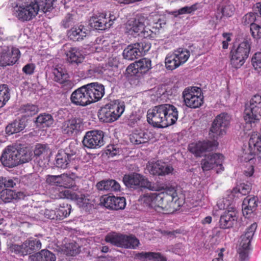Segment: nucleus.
I'll return each instance as SVG.
<instances>
[{
  "label": "nucleus",
  "instance_id": "24",
  "mask_svg": "<svg viewBox=\"0 0 261 261\" xmlns=\"http://www.w3.org/2000/svg\"><path fill=\"white\" fill-rule=\"evenodd\" d=\"M147 168L149 173L154 175H168L173 170L172 167L165 165L159 161L149 163Z\"/></svg>",
  "mask_w": 261,
  "mask_h": 261
},
{
  "label": "nucleus",
  "instance_id": "9",
  "mask_svg": "<svg viewBox=\"0 0 261 261\" xmlns=\"http://www.w3.org/2000/svg\"><path fill=\"white\" fill-rule=\"evenodd\" d=\"M185 105L191 109L200 107L203 103V96L200 88L192 87L186 88L182 92Z\"/></svg>",
  "mask_w": 261,
  "mask_h": 261
},
{
  "label": "nucleus",
  "instance_id": "60",
  "mask_svg": "<svg viewBox=\"0 0 261 261\" xmlns=\"http://www.w3.org/2000/svg\"><path fill=\"white\" fill-rule=\"evenodd\" d=\"M135 46H136L139 49L141 56L143 53L148 51L151 47L150 44L145 41L136 43H135Z\"/></svg>",
  "mask_w": 261,
  "mask_h": 261
},
{
  "label": "nucleus",
  "instance_id": "33",
  "mask_svg": "<svg viewBox=\"0 0 261 261\" xmlns=\"http://www.w3.org/2000/svg\"><path fill=\"white\" fill-rule=\"evenodd\" d=\"M87 29L82 25L78 27L72 28L68 32V38L74 41H79L84 39L87 35Z\"/></svg>",
  "mask_w": 261,
  "mask_h": 261
},
{
  "label": "nucleus",
  "instance_id": "8",
  "mask_svg": "<svg viewBox=\"0 0 261 261\" xmlns=\"http://www.w3.org/2000/svg\"><path fill=\"white\" fill-rule=\"evenodd\" d=\"M190 56V51L183 48H179L172 54H169L165 58V66L168 70H173L187 62Z\"/></svg>",
  "mask_w": 261,
  "mask_h": 261
},
{
  "label": "nucleus",
  "instance_id": "44",
  "mask_svg": "<svg viewBox=\"0 0 261 261\" xmlns=\"http://www.w3.org/2000/svg\"><path fill=\"white\" fill-rule=\"evenodd\" d=\"M36 122L38 125L42 127L50 126L54 123V119L52 116L48 114L39 115L36 118Z\"/></svg>",
  "mask_w": 261,
  "mask_h": 261
},
{
  "label": "nucleus",
  "instance_id": "34",
  "mask_svg": "<svg viewBox=\"0 0 261 261\" xmlns=\"http://www.w3.org/2000/svg\"><path fill=\"white\" fill-rule=\"evenodd\" d=\"M149 135L142 129H135L129 135L130 142L135 144H140L148 142Z\"/></svg>",
  "mask_w": 261,
  "mask_h": 261
},
{
  "label": "nucleus",
  "instance_id": "39",
  "mask_svg": "<svg viewBox=\"0 0 261 261\" xmlns=\"http://www.w3.org/2000/svg\"><path fill=\"white\" fill-rule=\"evenodd\" d=\"M28 254H30L33 252L40 250L41 248L40 241L36 238L30 237L24 242Z\"/></svg>",
  "mask_w": 261,
  "mask_h": 261
},
{
  "label": "nucleus",
  "instance_id": "16",
  "mask_svg": "<svg viewBox=\"0 0 261 261\" xmlns=\"http://www.w3.org/2000/svg\"><path fill=\"white\" fill-rule=\"evenodd\" d=\"M20 51L18 48L7 47L0 53V66L6 67L15 64L20 57Z\"/></svg>",
  "mask_w": 261,
  "mask_h": 261
},
{
  "label": "nucleus",
  "instance_id": "56",
  "mask_svg": "<svg viewBox=\"0 0 261 261\" xmlns=\"http://www.w3.org/2000/svg\"><path fill=\"white\" fill-rule=\"evenodd\" d=\"M106 242L110 243L113 245L120 247V234L113 236L108 234L105 237Z\"/></svg>",
  "mask_w": 261,
  "mask_h": 261
},
{
  "label": "nucleus",
  "instance_id": "32",
  "mask_svg": "<svg viewBox=\"0 0 261 261\" xmlns=\"http://www.w3.org/2000/svg\"><path fill=\"white\" fill-rule=\"evenodd\" d=\"M140 244L139 240L133 234H120V247L136 249Z\"/></svg>",
  "mask_w": 261,
  "mask_h": 261
},
{
  "label": "nucleus",
  "instance_id": "22",
  "mask_svg": "<svg viewBox=\"0 0 261 261\" xmlns=\"http://www.w3.org/2000/svg\"><path fill=\"white\" fill-rule=\"evenodd\" d=\"M69 149L60 150L56 158V164L57 167L66 169L69 163L74 159L75 153H70Z\"/></svg>",
  "mask_w": 261,
  "mask_h": 261
},
{
  "label": "nucleus",
  "instance_id": "17",
  "mask_svg": "<svg viewBox=\"0 0 261 261\" xmlns=\"http://www.w3.org/2000/svg\"><path fill=\"white\" fill-rule=\"evenodd\" d=\"M17 154L18 152L17 148L8 146L3 151L0 160L4 166L9 168L14 167L20 164Z\"/></svg>",
  "mask_w": 261,
  "mask_h": 261
},
{
  "label": "nucleus",
  "instance_id": "46",
  "mask_svg": "<svg viewBox=\"0 0 261 261\" xmlns=\"http://www.w3.org/2000/svg\"><path fill=\"white\" fill-rule=\"evenodd\" d=\"M18 152V160L20 164L27 163L31 160L32 152L27 147H19L17 148Z\"/></svg>",
  "mask_w": 261,
  "mask_h": 261
},
{
  "label": "nucleus",
  "instance_id": "52",
  "mask_svg": "<svg viewBox=\"0 0 261 261\" xmlns=\"http://www.w3.org/2000/svg\"><path fill=\"white\" fill-rule=\"evenodd\" d=\"M252 64L254 69L261 73V52L254 54L251 60Z\"/></svg>",
  "mask_w": 261,
  "mask_h": 261
},
{
  "label": "nucleus",
  "instance_id": "20",
  "mask_svg": "<svg viewBox=\"0 0 261 261\" xmlns=\"http://www.w3.org/2000/svg\"><path fill=\"white\" fill-rule=\"evenodd\" d=\"M101 203L106 208L110 210H123L126 205L125 198L114 196H105L101 199Z\"/></svg>",
  "mask_w": 261,
  "mask_h": 261
},
{
  "label": "nucleus",
  "instance_id": "11",
  "mask_svg": "<svg viewBox=\"0 0 261 261\" xmlns=\"http://www.w3.org/2000/svg\"><path fill=\"white\" fill-rule=\"evenodd\" d=\"M151 68V62L147 58H143L130 64L126 68L125 75L129 79L135 76L140 77Z\"/></svg>",
  "mask_w": 261,
  "mask_h": 261
},
{
  "label": "nucleus",
  "instance_id": "51",
  "mask_svg": "<svg viewBox=\"0 0 261 261\" xmlns=\"http://www.w3.org/2000/svg\"><path fill=\"white\" fill-rule=\"evenodd\" d=\"M249 146L261 152V135L253 134L249 140Z\"/></svg>",
  "mask_w": 261,
  "mask_h": 261
},
{
  "label": "nucleus",
  "instance_id": "41",
  "mask_svg": "<svg viewBox=\"0 0 261 261\" xmlns=\"http://www.w3.org/2000/svg\"><path fill=\"white\" fill-rule=\"evenodd\" d=\"M8 251L12 255H17L19 257L24 256L28 255V252L24 245V242L21 245L11 243L8 245Z\"/></svg>",
  "mask_w": 261,
  "mask_h": 261
},
{
  "label": "nucleus",
  "instance_id": "12",
  "mask_svg": "<svg viewBox=\"0 0 261 261\" xmlns=\"http://www.w3.org/2000/svg\"><path fill=\"white\" fill-rule=\"evenodd\" d=\"M218 145L215 141L203 140L190 143L188 146L189 151L196 158L201 157L207 152L213 151Z\"/></svg>",
  "mask_w": 261,
  "mask_h": 261
},
{
  "label": "nucleus",
  "instance_id": "61",
  "mask_svg": "<svg viewBox=\"0 0 261 261\" xmlns=\"http://www.w3.org/2000/svg\"><path fill=\"white\" fill-rule=\"evenodd\" d=\"M60 175H48L46 182L50 185L59 187Z\"/></svg>",
  "mask_w": 261,
  "mask_h": 261
},
{
  "label": "nucleus",
  "instance_id": "48",
  "mask_svg": "<svg viewBox=\"0 0 261 261\" xmlns=\"http://www.w3.org/2000/svg\"><path fill=\"white\" fill-rule=\"evenodd\" d=\"M251 188L250 185L245 184H241L237 187L233 188L231 191L234 197H239L241 195H246L250 192Z\"/></svg>",
  "mask_w": 261,
  "mask_h": 261
},
{
  "label": "nucleus",
  "instance_id": "5",
  "mask_svg": "<svg viewBox=\"0 0 261 261\" xmlns=\"http://www.w3.org/2000/svg\"><path fill=\"white\" fill-rule=\"evenodd\" d=\"M123 182L126 187L133 189L143 188L155 191L163 189V187L150 181L145 176L135 172L125 174L123 177Z\"/></svg>",
  "mask_w": 261,
  "mask_h": 261
},
{
  "label": "nucleus",
  "instance_id": "58",
  "mask_svg": "<svg viewBox=\"0 0 261 261\" xmlns=\"http://www.w3.org/2000/svg\"><path fill=\"white\" fill-rule=\"evenodd\" d=\"M217 205L220 210H231V208H234L231 206L230 201L226 198H222L219 200Z\"/></svg>",
  "mask_w": 261,
  "mask_h": 261
},
{
  "label": "nucleus",
  "instance_id": "62",
  "mask_svg": "<svg viewBox=\"0 0 261 261\" xmlns=\"http://www.w3.org/2000/svg\"><path fill=\"white\" fill-rule=\"evenodd\" d=\"M35 69V65L33 63L26 64L22 69V72L27 75H32L34 73Z\"/></svg>",
  "mask_w": 261,
  "mask_h": 261
},
{
  "label": "nucleus",
  "instance_id": "3",
  "mask_svg": "<svg viewBox=\"0 0 261 261\" xmlns=\"http://www.w3.org/2000/svg\"><path fill=\"white\" fill-rule=\"evenodd\" d=\"M125 106L123 101H110L101 107L98 113L99 119L103 122L111 123L118 120L124 111Z\"/></svg>",
  "mask_w": 261,
  "mask_h": 261
},
{
  "label": "nucleus",
  "instance_id": "47",
  "mask_svg": "<svg viewBox=\"0 0 261 261\" xmlns=\"http://www.w3.org/2000/svg\"><path fill=\"white\" fill-rule=\"evenodd\" d=\"M10 98V90L6 84L0 85V108L3 107Z\"/></svg>",
  "mask_w": 261,
  "mask_h": 261
},
{
  "label": "nucleus",
  "instance_id": "30",
  "mask_svg": "<svg viewBox=\"0 0 261 261\" xmlns=\"http://www.w3.org/2000/svg\"><path fill=\"white\" fill-rule=\"evenodd\" d=\"M258 198L257 197H247L245 198L242 204V213L245 217H249L256 208Z\"/></svg>",
  "mask_w": 261,
  "mask_h": 261
},
{
  "label": "nucleus",
  "instance_id": "64",
  "mask_svg": "<svg viewBox=\"0 0 261 261\" xmlns=\"http://www.w3.org/2000/svg\"><path fill=\"white\" fill-rule=\"evenodd\" d=\"M46 151V146L42 144H37L34 150V154L36 156H39L43 153Z\"/></svg>",
  "mask_w": 261,
  "mask_h": 261
},
{
  "label": "nucleus",
  "instance_id": "7",
  "mask_svg": "<svg viewBox=\"0 0 261 261\" xmlns=\"http://www.w3.org/2000/svg\"><path fill=\"white\" fill-rule=\"evenodd\" d=\"M250 51V44L247 40L240 43L237 48H232L230 52V62L233 68H240L248 58Z\"/></svg>",
  "mask_w": 261,
  "mask_h": 261
},
{
  "label": "nucleus",
  "instance_id": "59",
  "mask_svg": "<svg viewBox=\"0 0 261 261\" xmlns=\"http://www.w3.org/2000/svg\"><path fill=\"white\" fill-rule=\"evenodd\" d=\"M61 85V88L65 92H68L71 90L74 86V84L73 81L70 80V78H67L63 82L59 83Z\"/></svg>",
  "mask_w": 261,
  "mask_h": 261
},
{
  "label": "nucleus",
  "instance_id": "55",
  "mask_svg": "<svg viewBox=\"0 0 261 261\" xmlns=\"http://www.w3.org/2000/svg\"><path fill=\"white\" fill-rule=\"evenodd\" d=\"M252 36L255 39L261 38V27L256 23L252 24L250 27Z\"/></svg>",
  "mask_w": 261,
  "mask_h": 261
},
{
  "label": "nucleus",
  "instance_id": "43",
  "mask_svg": "<svg viewBox=\"0 0 261 261\" xmlns=\"http://www.w3.org/2000/svg\"><path fill=\"white\" fill-rule=\"evenodd\" d=\"M39 111L37 106L33 104H27L21 106L19 110V113L23 117H32L36 115Z\"/></svg>",
  "mask_w": 261,
  "mask_h": 261
},
{
  "label": "nucleus",
  "instance_id": "45",
  "mask_svg": "<svg viewBox=\"0 0 261 261\" xmlns=\"http://www.w3.org/2000/svg\"><path fill=\"white\" fill-rule=\"evenodd\" d=\"M54 80L59 84L67 78H70L69 75L65 68L62 67L55 68L53 70Z\"/></svg>",
  "mask_w": 261,
  "mask_h": 261
},
{
  "label": "nucleus",
  "instance_id": "31",
  "mask_svg": "<svg viewBox=\"0 0 261 261\" xmlns=\"http://www.w3.org/2000/svg\"><path fill=\"white\" fill-rule=\"evenodd\" d=\"M164 109L167 112L164 114L166 117L167 127L173 125L176 123L178 118V112L177 108L172 105L164 104Z\"/></svg>",
  "mask_w": 261,
  "mask_h": 261
},
{
  "label": "nucleus",
  "instance_id": "6",
  "mask_svg": "<svg viewBox=\"0 0 261 261\" xmlns=\"http://www.w3.org/2000/svg\"><path fill=\"white\" fill-rule=\"evenodd\" d=\"M257 226V224L253 223L246 229L245 233L241 236L236 255L238 261H248L250 243Z\"/></svg>",
  "mask_w": 261,
  "mask_h": 261
},
{
  "label": "nucleus",
  "instance_id": "49",
  "mask_svg": "<svg viewBox=\"0 0 261 261\" xmlns=\"http://www.w3.org/2000/svg\"><path fill=\"white\" fill-rule=\"evenodd\" d=\"M71 206L68 204H63L58 208H56V214L57 215V219L61 220L68 216L71 212Z\"/></svg>",
  "mask_w": 261,
  "mask_h": 261
},
{
  "label": "nucleus",
  "instance_id": "14",
  "mask_svg": "<svg viewBox=\"0 0 261 261\" xmlns=\"http://www.w3.org/2000/svg\"><path fill=\"white\" fill-rule=\"evenodd\" d=\"M230 124L229 116L225 113L217 115L214 120L210 128V132L216 136L224 135L226 129Z\"/></svg>",
  "mask_w": 261,
  "mask_h": 261
},
{
  "label": "nucleus",
  "instance_id": "29",
  "mask_svg": "<svg viewBox=\"0 0 261 261\" xmlns=\"http://www.w3.org/2000/svg\"><path fill=\"white\" fill-rule=\"evenodd\" d=\"M128 26L127 30L129 34L136 37L137 36L141 35L144 37L145 36V31H144L145 25L144 23L140 22L139 20H134L128 22Z\"/></svg>",
  "mask_w": 261,
  "mask_h": 261
},
{
  "label": "nucleus",
  "instance_id": "53",
  "mask_svg": "<svg viewBox=\"0 0 261 261\" xmlns=\"http://www.w3.org/2000/svg\"><path fill=\"white\" fill-rule=\"evenodd\" d=\"M256 20V15L253 12H249L246 14L242 18V22L244 25H250L255 24L254 22Z\"/></svg>",
  "mask_w": 261,
  "mask_h": 261
},
{
  "label": "nucleus",
  "instance_id": "50",
  "mask_svg": "<svg viewBox=\"0 0 261 261\" xmlns=\"http://www.w3.org/2000/svg\"><path fill=\"white\" fill-rule=\"evenodd\" d=\"M60 187H63L64 190H67L74 186L75 181L73 178L68 176L67 174H62L60 175ZM62 191V190L61 191Z\"/></svg>",
  "mask_w": 261,
  "mask_h": 261
},
{
  "label": "nucleus",
  "instance_id": "42",
  "mask_svg": "<svg viewBox=\"0 0 261 261\" xmlns=\"http://www.w3.org/2000/svg\"><path fill=\"white\" fill-rule=\"evenodd\" d=\"M62 253L67 256H75L80 252V248L75 242L66 243L61 248Z\"/></svg>",
  "mask_w": 261,
  "mask_h": 261
},
{
  "label": "nucleus",
  "instance_id": "36",
  "mask_svg": "<svg viewBox=\"0 0 261 261\" xmlns=\"http://www.w3.org/2000/svg\"><path fill=\"white\" fill-rule=\"evenodd\" d=\"M31 261H56L55 255L48 250L41 251L31 256Z\"/></svg>",
  "mask_w": 261,
  "mask_h": 261
},
{
  "label": "nucleus",
  "instance_id": "35",
  "mask_svg": "<svg viewBox=\"0 0 261 261\" xmlns=\"http://www.w3.org/2000/svg\"><path fill=\"white\" fill-rule=\"evenodd\" d=\"M98 190L118 191L120 190V186L116 180L113 179L102 180L96 184Z\"/></svg>",
  "mask_w": 261,
  "mask_h": 261
},
{
  "label": "nucleus",
  "instance_id": "18",
  "mask_svg": "<svg viewBox=\"0 0 261 261\" xmlns=\"http://www.w3.org/2000/svg\"><path fill=\"white\" fill-rule=\"evenodd\" d=\"M91 103L100 100L105 93V86L98 82H93L85 85Z\"/></svg>",
  "mask_w": 261,
  "mask_h": 261
},
{
  "label": "nucleus",
  "instance_id": "40",
  "mask_svg": "<svg viewBox=\"0 0 261 261\" xmlns=\"http://www.w3.org/2000/svg\"><path fill=\"white\" fill-rule=\"evenodd\" d=\"M139 259H148L151 261H167L166 258L159 252H141L136 255Z\"/></svg>",
  "mask_w": 261,
  "mask_h": 261
},
{
  "label": "nucleus",
  "instance_id": "25",
  "mask_svg": "<svg viewBox=\"0 0 261 261\" xmlns=\"http://www.w3.org/2000/svg\"><path fill=\"white\" fill-rule=\"evenodd\" d=\"M58 197L60 198H66L74 200L80 207H84L88 204V200L83 194L80 195L77 194L75 192L71 191L70 190H64L60 191Z\"/></svg>",
  "mask_w": 261,
  "mask_h": 261
},
{
  "label": "nucleus",
  "instance_id": "28",
  "mask_svg": "<svg viewBox=\"0 0 261 261\" xmlns=\"http://www.w3.org/2000/svg\"><path fill=\"white\" fill-rule=\"evenodd\" d=\"M81 123L75 119H71L64 121L62 126L63 134L69 136L73 134H77L80 130Z\"/></svg>",
  "mask_w": 261,
  "mask_h": 261
},
{
  "label": "nucleus",
  "instance_id": "10",
  "mask_svg": "<svg viewBox=\"0 0 261 261\" xmlns=\"http://www.w3.org/2000/svg\"><path fill=\"white\" fill-rule=\"evenodd\" d=\"M164 104H162L148 110L147 120L150 124L158 128L167 127L166 117H164V114L166 113L167 110L164 109Z\"/></svg>",
  "mask_w": 261,
  "mask_h": 261
},
{
  "label": "nucleus",
  "instance_id": "1",
  "mask_svg": "<svg viewBox=\"0 0 261 261\" xmlns=\"http://www.w3.org/2000/svg\"><path fill=\"white\" fill-rule=\"evenodd\" d=\"M141 200L155 211L162 210L168 213L173 212L182 205L176 190L172 187L167 188L160 193H146L141 197Z\"/></svg>",
  "mask_w": 261,
  "mask_h": 261
},
{
  "label": "nucleus",
  "instance_id": "27",
  "mask_svg": "<svg viewBox=\"0 0 261 261\" xmlns=\"http://www.w3.org/2000/svg\"><path fill=\"white\" fill-rule=\"evenodd\" d=\"M25 195L22 192H16L14 190L8 189H4L0 192V199L5 203L23 199Z\"/></svg>",
  "mask_w": 261,
  "mask_h": 261
},
{
  "label": "nucleus",
  "instance_id": "4",
  "mask_svg": "<svg viewBox=\"0 0 261 261\" xmlns=\"http://www.w3.org/2000/svg\"><path fill=\"white\" fill-rule=\"evenodd\" d=\"M244 120L246 124L251 126H255L261 120V96L259 94L253 95L245 103L243 115Z\"/></svg>",
  "mask_w": 261,
  "mask_h": 261
},
{
  "label": "nucleus",
  "instance_id": "23",
  "mask_svg": "<svg viewBox=\"0 0 261 261\" xmlns=\"http://www.w3.org/2000/svg\"><path fill=\"white\" fill-rule=\"evenodd\" d=\"M105 13H100L98 16L92 17L90 20V23L95 29L99 30H105L113 24V21L110 17H107Z\"/></svg>",
  "mask_w": 261,
  "mask_h": 261
},
{
  "label": "nucleus",
  "instance_id": "13",
  "mask_svg": "<svg viewBox=\"0 0 261 261\" xmlns=\"http://www.w3.org/2000/svg\"><path fill=\"white\" fill-rule=\"evenodd\" d=\"M103 133L100 130L87 132L83 139L84 147L89 149H97L104 145Z\"/></svg>",
  "mask_w": 261,
  "mask_h": 261
},
{
  "label": "nucleus",
  "instance_id": "26",
  "mask_svg": "<svg viewBox=\"0 0 261 261\" xmlns=\"http://www.w3.org/2000/svg\"><path fill=\"white\" fill-rule=\"evenodd\" d=\"M65 54L67 61L71 64L78 65L82 63L85 59L82 50L76 47H70Z\"/></svg>",
  "mask_w": 261,
  "mask_h": 261
},
{
  "label": "nucleus",
  "instance_id": "38",
  "mask_svg": "<svg viewBox=\"0 0 261 261\" xmlns=\"http://www.w3.org/2000/svg\"><path fill=\"white\" fill-rule=\"evenodd\" d=\"M123 56L128 60H133L141 57V52L135 43L129 45L123 51Z\"/></svg>",
  "mask_w": 261,
  "mask_h": 261
},
{
  "label": "nucleus",
  "instance_id": "54",
  "mask_svg": "<svg viewBox=\"0 0 261 261\" xmlns=\"http://www.w3.org/2000/svg\"><path fill=\"white\" fill-rule=\"evenodd\" d=\"M196 9V8L195 5H192L191 6H185L179 9L177 11L173 12L172 14L175 16H177L179 15L191 13L192 12L195 11Z\"/></svg>",
  "mask_w": 261,
  "mask_h": 261
},
{
  "label": "nucleus",
  "instance_id": "63",
  "mask_svg": "<svg viewBox=\"0 0 261 261\" xmlns=\"http://www.w3.org/2000/svg\"><path fill=\"white\" fill-rule=\"evenodd\" d=\"M73 22V15L68 13L62 20V24L65 28H69Z\"/></svg>",
  "mask_w": 261,
  "mask_h": 261
},
{
  "label": "nucleus",
  "instance_id": "19",
  "mask_svg": "<svg viewBox=\"0 0 261 261\" xmlns=\"http://www.w3.org/2000/svg\"><path fill=\"white\" fill-rule=\"evenodd\" d=\"M70 99L75 106L84 107L91 104L84 85L74 90L71 94Z\"/></svg>",
  "mask_w": 261,
  "mask_h": 261
},
{
  "label": "nucleus",
  "instance_id": "57",
  "mask_svg": "<svg viewBox=\"0 0 261 261\" xmlns=\"http://www.w3.org/2000/svg\"><path fill=\"white\" fill-rule=\"evenodd\" d=\"M235 8L232 5H226L222 6L221 12L223 16L231 17L234 14Z\"/></svg>",
  "mask_w": 261,
  "mask_h": 261
},
{
  "label": "nucleus",
  "instance_id": "37",
  "mask_svg": "<svg viewBox=\"0 0 261 261\" xmlns=\"http://www.w3.org/2000/svg\"><path fill=\"white\" fill-rule=\"evenodd\" d=\"M25 127V123L23 120L16 119L6 126V132L9 135H12L22 131Z\"/></svg>",
  "mask_w": 261,
  "mask_h": 261
},
{
  "label": "nucleus",
  "instance_id": "15",
  "mask_svg": "<svg viewBox=\"0 0 261 261\" xmlns=\"http://www.w3.org/2000/svg\"><path fill=\"white\" fill-rule=\"evenodd\" d=\"M224 156L221 153H210L204 155L201 161V165L203 171H209L214 167H219L221 171L224 170L222 164Z\"/></svg>",
  "mask_w": 261,
  "mask_h": 261
},
{
  "label": "nucleus",
  "instance_id": "21",
  "mask_svg": "<svg viewBox=\"0 0 261 261\" xmlns=\"http://www.w3.org/2000/svg\"><path fill=\"white\" fill-rule=\"evenodd\" d=\"M231 210H226L220 216L219 221V227L221 229H228L231 228L237 222L238 216L235 208Z\"/></svg>",
  "mask_w": 261,
  "mask_h": 261
},
{
  "label": "nucleus",
  "instance_id": "2",
  "mask_svg": "<svg viewBox=\"0 0 261 261\" xmlns=\"http://www.w3.org/2000/svg\"><path fill=\"white\" fill-rule=\"evenodd\" d=\"M56 0L23 1V3H17L13 6V15L20 21H28L36 16L39 10L46 13L53 8Z\"/></svg>",
  "mask_w": 261,
  "mask_h": 261
}]
</instances>
